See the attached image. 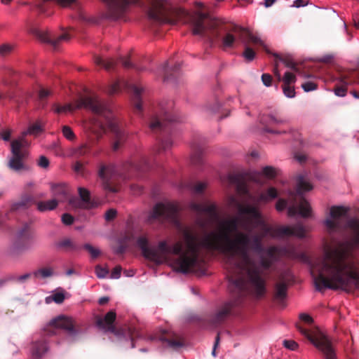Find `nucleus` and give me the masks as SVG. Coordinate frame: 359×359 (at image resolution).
Wrapping results in <instances>:
<instances>
[{
	"label": "nucleus",
	"instance_id": "cd10ccee",
	"mask_svg": "<svg viewBox=\"0 0 359 359\" xmlns=\"http://www.w3.org/2000/svg\"><path fill=\"white\" fill-rule=\"evenodd\" d=\"M47 350V346L44 342L35 344L33 346L32 355L36 358H41Z\"/></svg>",
	"mask_w": 359,
	"mask_h": 359
},
{
	"label": "nucleus",
	"instance_id": "0eeeda50",
	"mask_svg": "<svg viewBox=\"0 0 359 359\" xmlns=\"http://www.w3.org/2000/svg\"><path fill=\"white\" fill-rule=\"evenodd\" d=\"M313 189V186L308 181L306 176L299 175L297 178V192L291 193V197L296 201L299 198V203L292 202L288 208V215L294 216L299 215L303 217L311 216V205L307 201L302 198V195Z\"/></svg>",
	"mask_w": 359,
	"mask_h": 359
},
{
	"label": "nucleus",
	"instance_id": "8fccbe9b",
	"mask_svg": "<svg viewBox=\"0 0 359 359\" xmlns=\"http://www.w3.org/2000/svg\"><path fill=\"white\" fill-rule=\"evenodd\" d=\"M38 165L41 168H46L49 165V161L44 156H41L39 159Z\"/></svg>",
	"mask_w": 359,
	"mask_h": 359
},
{
	"label": "nucleus",
	"instance_id": "5fc2aeb1",
	"mask_svg": "<svg viewBox=\"0 0 359 359\" xmlns=\"http://www.w3.org/2000/svg\"><path fill=\"white\" fill-rule=\"evenodd\" d=\"M116 210H114L113 209L108 210L105 214L106 219L111 220V219H114L116 216Z\"/></svg>",
	"mask_w": 359,
	"mask_h": 359
},
{
	"label": "nucleus",
	"instance_id": "dca6fc26",
	"mask_svg": "<svg viewBox=\"0 0 359 359\" xmlns=\"http://www.w3.org/2000/svg\"><path fill=\"white\" fill-rule=\"evenodd\" d=\"M26 136L22 133L16 139L11 142V153H18L25 156H28L27 150L29 147L30 142L26 139Z\"/></svg>",
	"mask_w": 359,
	"mask_h": 359
},
{
	"label": "nucleus",
	"instance_id": "4be33fe9",
	"mask_svg": "<svg viewBox=\"0 0 359 359\" xmlns=\"http://www.w3.org/2000/svg\"><path fill=\"white\" fill-rule=\"evenodd\" d=\"M51 192L53 198H56L58 203L62 202L67 198L68 187L64 184H52Z\"/></svg>",
	"mask_w": 359,
	"mask_h": 359
},
{
	"label": "nucleus",
	"instance_id": "f257e3e1",
	"mask_svg": "<svg viewBox=\"0 0 359 359\" xmlns=\"http://www.w3.org/2000/svg\"><path fill=\"white\" fill-rule=\"evenodd\" d=\"M238 196L229 198V205L236 210L238 215L217 219L203 240V244L222 254L231 268L229 289L235 293H252L260 297L265 292L262 278L264 270L282 255L291 257L285 250L269 248L256 263L252 252H262V239L296 236L303 238L306 229L302 225L269 226L264 221L258 207L276 198L277 190L271 187L257 197L250 195L245 187H238Z\"/></svg>",
	"mask_w": 359,
	"mask_h": 359
},
{
	"label": "nucleus",
	"instance_id": "f3484780",
	"mask_svg": "<svg viewBox=\"0 0 359 359\" xmlns=\"http://www.w3.org/2000/svg\"><path fill=\"white\" fill-rule=\"evenodd\" d=\"M115 319L116 313L114 311H111L105 315L104 318H98L97 319L96 323L100 328L105 331L114 332L115 327L113 325V323L115 320Z\"/></svg>",
	"mask_w": 359,
	"mask_h": 359
},
{
	"label": "nucleus",
	"instance_id": "a19ab883",
	"mask_svg": "<svg viewBox=\"0 0 359 359\" xmlns=\"http://www.w3.org/2000/svg\"><path fill=\"white\" fill-rule=\"evenodd\" d=\"M53 93L52 90L46 88H41L39 91V97L41 100H44L51 95Z\"/></svg>",
	"mask_w": 359,
	"mask_h": 359
},
{
	"label": "nucleus",
	"instance_id": "6ab92c4d",
	"mask_svg": "<svg viewBox=\"0 0 359 359\" xmlns=\"http://www.w3.org/2000/svg\"><path fill=\"white\" fill-rule=\"evenodd\" d=\"M241 40L245 45L251 43L255 45H259L266 48L264 41L257 35L252 34L250 30L242 28Z\"/></svg>",
	"mask_w": 359,
	"mask_h": 359
},
{
	"label": "nucleus",
	"instance_id": "3c124183",
	"mask_svg": "<svg viewBox=\"0 0 359 359\" xmlns=\"http://www.w3.org/2000/svg\"><path fill=\"white\" fill-rule=\"evenodd\" d=\"M287 206V201L283 199H279L276 205V208L278 211L283 210Z\"/></svg>",
	"mask_w": 359,
	"mask_h": 359
},
{
	"label": "nucleus",
	"instance_id": "6e6d98bb",
	"mask_svg": "<svg viewBox=\"0 0 359 359\" xmlns=\"http://www.w3.org/2000/svg\"><path fill=\"white\" fill-rule=\"evenodd\" d=\"M335 94L338 96L344 97L346 95V89L343 87H339L335 89Z\"/></svg>",
	"mask_w": 359,
	"mask_h": 359
},
{
	"label": "nucleus",
	"instance_id": "338daca9",
	"mask_svg": "<svg viewBox=\"0 0 359 359\" xmlns=\"http://www.w3.org/2000/svg\"><path fill=\"white\" fill-rule=\"evenodd\" d=\"M15 248L18 250H21V249L25 248L24 247H21L20 241L16 242V243L15 244Z\"/></svg>",
	"mask_w": 359,
	"mask_h": 359
},
{
	"label": "nucleus",
	"instance_id": "f03ea898",
	"mask_svg": "<svg viewBox=\"0 0 359 359\" xmlns=\"http://www.w3.org/2000/svg\"><path fill=\"white\" fill-rule=\"evenodd\" d=\"M348 212L346 207L332 206L324 221L328 231L345 228L351 231L353 236L342 243L325 245L323 256L311 262V273L318 290L359 288L358 261L353 255V250L359 249V220L348 219Z\"/></svg>",
	"mask_w": 359,
	"mask_h": 359
},
{
	"label": "nucleus",
	"instance_id": "e2e57ef3",
	"mask_svg": "<svg viewBox=\"0 0 359 359\" xmlns=\"http://www.w3.org/2000/svg\"><path fill=\"white\" fill-rule=\"evenodd\" d=\"M108 301H109V298H108V297H102V298H100V299H99V303H100V304H104L107 303Z\"/></svg>",
	"mask_w": 359,
	"mask_h": 359
},
{
	"label": "nucleus",
	"instance_id": "423d86ee",
	"mask_svg": "<svg viewBox=\"0 0 359 359\" xmlns=\"http://www.w3.org/2000/svg\"><path fill=\"white\" fill-rule=\"evenodd\" d=\"M151 4L149 15L151 18L161 22L175 24L177 21L184 20L188 16L184 10L173 5L168 0H148Z\"/></svg>",
	"mask_w": 359,
	"mask_h": 359
},
{
	"label": "nucleus",
	"instance_id": "c9c22d12",
	"mask_svg": "<svg viewBox=\"0 0 359 359\" xmlns=\"http://www.w3.org/2000/svg\"><path fill=\"white\" fill-rule=\"evenodd\" d=\"M13 50V46L9 43H4L0 46V55L6 56L10 54Z\"/></svg>",
	"mask_w": 359,
	"mask_h": 359
},
{
	"label": "nucleus",
	"instance_id": "5701e85b",
	"mask_svg": "<svg viewBox=\"0 0 359 359\" xmlns=\"http://www.w3.org/2000/svg\"><path fill=\"white\" fill-rule=\"evenodd\" d=\"M90 132L100 137L103 133L107 131V128L103 123L97 119L93 120L88 126Z\"/></svg>",
	"mask_w": 359,
	"mask_h": 359
},
{
	"label": "nucleus",
	"instance_id": "c85d7f7f",
	"mask_svg": "<svg viewBox=\"0 0 359 359\" xmlns=\"http://www.w3.org/2000/svg\"><path fill=\"white\" fill-rule=\"evenodd\" d=\"M65 299V294L62 292H57L53 294L46 297L45 302L46 304H50L52 302H55L57 304L62 303Z\"/></svg>",
	"mask_w": 359,
	"mask_h": 359
},
{
	"label": "nucleus",
	"instance_id": "a878e982",
	"mask_svg": "<svg viewBox=\"0 0 359 359\" xmlns=\"http://www.w3.org/2000/svg\"><path fill=\"white\" fill-rule=\"evenodd\" d=\"M131 89H132L134 99H135V107L138 110H140L142 109V104L140 101V97L141 93L144 91V88L141 86L133 85L131 86Z\"/></svg>",
	"mask_w": 359,
	"mask_h": 359
},
{
	"label": "nucleus",
	"instance_id": "f704fd0d",
	"mask_svg": "<svg viewBox=\"0 0 359 359\" xmlns=\"http://www.w3.org/2000/svg\"><path fill=\"white\" fill-rule=\"evenodd\" d=\"M283 90L284 95L289 98H292L295 96V90L292 85H283Z\"/></svg>",
	"mask_w": 359,
	"mask_h": 359
},
{
	"label": "nucleus",
	"instance_id": "e433bc0d",
	"mask_svg": "<svg viewBox=\"0 0 359 359\" xmlns=\"http://www.w3.org/2000/svg\"><path fill=\"white\" fill-rule=\"evenodd\" d=\"M121 86V83L120 81H115L110 85V86L109 87V89L107 90V93L109 95H113V94L117 93L120 90Z\"/></svg>",
	"mask_w": 359,
	"mask_h": 359
},
{
	"label": "nucleus",
	"instance_id": "052dcab7",
	"mask_svg": "<svg viewBox=\"0 0 359 359\" xmlns=\"http://www.w3.org/2000/svg\"><path fill=\"white\" fill-rule=\"evenodd\" d=\"M219 335H217L216 337L215 345H214V348H213L212 353L213 356H216V348L219 344Z\"/></svg>",
	"mask_w": 359,
	"mask_h": 359
},
{
	"label": "nucleus",
	"instance_id": "13d9d810",
	"mask_svg": "<svg viewBox=\"0 0 359 359\" xmlns=\"http://www.w3.org/2000/svg\"><path fill=\"white\" fill-rule=\"evenodd\" d=\"M58 4L62 6H67L74 2L75 0H56Z\"/></svg>",
	"mask_w": 359,
	"mask_h": 359
},
{
	"label": "nucleus",
	"instance_id": "9d476101",
	"mask_svg": "<svg viewBox=\"0 0 359 359\" xmlns=\"http://www.w3.org/2000/svg\"><path fill=\"white\" fill-rule=\"evenodd\" d=\"M107 118V128L114 134V140L112 143V148L114 151L118 150L121 145L124 143L126 139V133L120 128L118 122L115 119H111L110 117Z\"/></svg>",
	"mask_w": 359,
	"mask_h": 359
},
{
	"label": "nucleus",
	"instance_id": "aec40b11",
	"mask_svg": "<svg viewBox=\"0 0 359 359\" xmlns=\"http://www.w3.org/2000/svg\"><path fill=\"white\" fill-rule=\"evenodd\" d=\"M40 38L44 42L50 43L55 47L61 41H68L70 39V35L69 33L65 32L61 34L60 36L55 37V36L52 35L50 32H44L41 34Z\"/></svg>",
	"mask_w": 359,
	"mask_h": 359
},
{
	"label": "nucleus",
	"instance_id": "393cba45",
	"mask_svg": "<svg viewBox=\"0 0 359 359\" xmlns=\"http://www.w3.org/2000/svg\"><path fill=\"white\" fill-rule=\"evenodd\" d=\"M58 204L56 198H53L47 201H41L37 203L39 210L41 212L52 210L55 209Z\"/></svg>",
	"mask_w": 359,
	"mask_h": 359
},
{
	"label": "nucleus",
	"instance_id": "4c0bfd02",
	"mask_svg": "<svg viewBox=\"0 0 359 359\" xmlns=\"http://www.w3.org/2000/svg\"><path fill=\"white\" fill-rule=\"evenodd\" d=\"M243 56L245 60L252 61L255 56V52L248 46H246L245 51L243 52Z\"/></svg>",
	"mask_w": 359,
	"mask_h": 359
},
{
	"label": "nucleus",
	"instance_id": "39448f33",
	"mask_svg": "<svg viewBox=\"0 0 359 359\" xmlns=\"http://www.w3.org/2000/svg\"><path fill=\"white\" fill-rule=\"evenodd\" d=\"M299 318L302 323L297 324V327L302 334L323 353L325 359H336V354L330 339L322 330L313 325L312 318L308 314L302 313Z\"/></svg>",
	"mask_w": 359,
	"mask_h": 359
},
{
	"label": "nucleus",
	"instance_id": "ddd939ff",
	"mask_svg": "<svg viewBox=\"0 0 359 359\" xmlns=\"http://www.w3.org/2000/svg\"><path fill=\"white\" fill-rule=\"evenodd\" d=\"M108 4L110 9L116 14L125 11L130 6H144L142 0H102Z\"/></svg>",
	"mask_w": 359,
	"mask_h": 359
},
{
	"label": "nucleus",
	"instance_id": "0e129e2a",
	"mask_svg": "<svg viewBox=\"0 0 359 359\" xmlns=\"http://www.w3.org/2000/svg\"><path fill=\"white\" fill-rule=\"evenodd\" d=\"M274 3V0H265V6L266 7L271 6Z\"/></svg>",
	"mask_w": 359,
	"mask_h": 359
},
{
	"label": "nucleus",
	"instance_id": "2f4dec72",
	"mask_svg": "<svg viewBox=\"0 0 359 359\" xmlns=\"http://www.w3.org/2000/svg\"><path fill=\"white\" fill-rule=\"evenodd\" d=\"M41 131V126L39 123H34V124L30 126L27 130L23 131L22 133L25 136L27 135H36Z\"/></svg>",
	"mask_w": 359,
	"mask_h": 359
},
{
	"label": "nucleus",
	"instance_id": "72a5a7b5",
	"mask_svg": "<svg viewBox=\"0 0 359 359\" xmlns=\"http://www.w3.org/2000/svg\"><path fill=\"white\" fill-rule=\"evenodd\" d=\"M83 248L90 253L93 258H96L100 255V250L90 244L84 245Z\"/></svg>",
	"mask_w": 359,
	"mask_h": 359
},
{
	"label": "nucleus",
	"instance_id": "b1692460",
	"mask_svg": "<svg viewBox=\"0 0 359 359\" xmlns=\"http://www.w3.org/2000/svg\"><path fill=\"white\" fill-rule=\"evenodd\" d=\"M273 73L275 76L278 78V81L283 80L284 85H292L296 81L295 75L290 72H287L285 73L284 76L281 79V75L280 72L278 69V67H276L273 70Z\"/></svg>",
	"mask_w": 359,
	"mask_h": 359
},
{
	"label": "nucleus",
	"instance_id": "37998d69",
	"mask_svg": "<svg viewBox=\"0 0 359 359\" xmlns=\"http://www.w3.org/2000/svg\"><path fill=\"white\" fill-rule=\"evenodd\" d=\"M63 135L69 140H72L74 137V134L72 129L68 126H64L62 128Z\"/></svg>",
	"mask_w": 359,
	"mask_h": 359
},
{
	"label": "nucleus",
	"instance_id": "bf43d9fd",
	"mask_svg": "<svg viewBox=\"0 0 359 359\" xmlns=\"http://www.w3.org/2000/svg\"><path fill=\"white\" fill-rule=\"evenodd\" d=\"M74 168L76 172H81L83 170V165L79 162H76Z\"/></svg>",
	"mask_w": 359,
	"mask_h": 359
},
{
	"label": "nucleus",
	"instance_id": "69168bd1",
	"mask_svg": "<svg viewBox=\"0 0 359 359\" xmlns=\"http://www.w3.org/2000/svg\"><path fill=\"white\" fill-rule=\"evenodd\" d=\"M265 130H266V132L272 133H277V134L280 133V131H278V130H271V129H269V128H266L265 129Z\"/></svg>",
	"mask_w": 359,
	"mask_h": 359
},
{
	"label": "nucleus",
	"instance_id": "79ce46f5",
	"mask_svg": "<svg viewBox=\"0 0 359 359\" xmlns=\"http://www.w3.org/2000/svg\"><path fill=\"white\" fill-rule=\"evenodd\" d=\"M89 149V145L88 144H84L76 149L75 154L79 156H83L87 154Z\"/></svg>",
	"mask_w": 359,
	"mask_h": 359
},
{
	"label": "nucleus",
	"instance_id": "de8ad7c7",
	"mask_svg": "<svg viewBox=\"0 0 359 359\" xmlns=\"http://www.w3.org/2000/svg\"><path fill=\"white\" fill-rule=\"evenodd\" d=\"M164 120L154 119L150 123V127L152 129L161 128L164 126Z\"/></svg>",
	"mask_w": 359,
	"mask_h": 359
},
{
	"label": "nucleus",
	"instance_id": "9b49d317",
	"mask_svg": "<svg viewBox=\"0 0 359 359\" xmlns=\"http://www.w3.org/2000/svg\"><path fill=\"white\" fill-rule=\"evenodd\" d=\"M292 280V276L290 271L282 273L276 285L275 298L282 302L286 297L287 285Z\"/></svg>",
	"mask_w": 359,
	"mask_h": 359
},
{
	"label": "nucleus",
	"instance_id": "6e6552de",
	"mask_svg": "<svg viewBox=\"0 0 359 359\" xmlns=\"http://www.w3.org/2000/svg\"><path fill=\"white\" fill-rule=\"evenodd\" d=\"M82 107L90 109L94 113L103 116H106L109 111L107 104L102 102L97 96L94 94L87 95L81 97L74 104H67L64 106L55 104L53 109L57 114H65Z\"/></svg>",
	"mask_w": 359,
	"mask_h": 359
},
{
	"label": "nucleus",
	"instance_id": "7ed1b4c3",
	"mask_svg": "<svg viewBox=\"0 0 359 359\" xmlns=\"http://www.w3.org/2000/svg\"><path fill=\"white\" fill-rule=\"evenodd\" d=\"M209 231L201 233L193 228L182 230V238L172 245L166 241L158 243L156 248L148 247V240L140 236L137 241L144 257L156 264L166 263L175 271L184 273L199 269L204 263L203 250H214L215 248L203 244V240Z\"/></svg>",
	"mask_w": 359,
	"mask_h": 359
},
{
	"label": "nucleus",
	"instance_id": "a18cd8bd",
	"mask_svg": "<svg viewBox=\"0 0 359 359\" xmlns=\"http://www.w3.org/2000/svg\"><path fill=\"white\" fill-rule=\"evenodd\" d=\"M262 81L266 86L269 87L271 85L272 77L269 74H263L262 76Z\"/></svg>",
	"mask_w": 359,
	"mask_h": 359
},
{
	"label": "nucleus",
	"instance_id": "58836bf2",
	"mask_svg": "<svg viewBox=\"0 0 359 359\" xmlns=\"http://www.w3.org/2000/svg\"><path fill=\"white\" fill-rule=\"evenodd\" d=\"M12 130L10 128H4L0 132V137L4 141L10 140L11 136L12 135Z\"/></svg>",
	"mask_w": 359,
	"mask_h": 359
},
{
	"label": "nucleus",
	"instance_id": "f8f14e48",
	"mask_svg": "<svg viewBox=\"0 0 359 359\" xmlns=\"http://www.w3.org/2000/svg\"><path fill=\"white\" fill-rule=\"evenodd\" d=\"M79 194L81 201L76 198H72L69 201V204L75 208H92L97 206L100 203L90 200V192L85 188L79 187Z\"/></svg>",
	"mask_w": 359,
	"mask_h": 359
},
{
	"label": "nucleus",
	"instance_id": "ea45409f",
	"mask_svg": "<svg viewBox=\"0 0 359 359\" xmlns=\"http://www.w3.org/2000/svg\"><path fill=\"white\" fill-rule=\"evenodd\" d=\"M283 344L286 348L291 351H294L298 347V344L293 340H284Z\"/></svg>",
	"mask_w": 359,
	"mask_h": 359
},
{
	"label": "nucleus",
	"instance_id": "680f3d73",
	"mask_svg": "<svg viewBox=\"0 0 359 359\" xmlns=\"http://www.w3.org/2000/svg\"><path fill=\"white\" fill-rule=\"evenodd\" d=\"M122 64L126 67H130L131 64L128 59H125L122 61Z\"/></svg>",
	"mask_w": 359,
	"mask_h": 359
},
{
	"label": "nucleus",
	"instance_id": "bb28decb",
	"mask_svg": "<svg viewBox=\"0 0 359 359\" xmlns=\"http://www.w3.org/2000/svg\"><path fill=\"white\" fill-rule=\"evenodd\" d=\"M53 269L51 267L41 268L33 273V276L36 278H45L53 276Z\"/></svg>",
	"mask_w": 359,
	"mask_h": 359
},
{
	"label": "nucleus",
	"instance_id": "473e14b6",
	"mask_svg": "<svg viewBox=\"0 0 359 359\" xmlns=\"http://www.w3.org/2000/svg\"><path fill=\"white\" fill-rule=\"evenodd\" d=\"M95 274L99 278H107L109 275V270L107 268L97 265L95 266Z\"/></svg>",
	"mask_w": 359,
	"mask_h": 359
},
{
	"label": "nucleus",
	"instance_id": "7c9ffc66",
	"mask_svg": "<svg viewBox=\"0 0 359 359\" xmlns=\"http://www.w3.org/2000/svg\"><path fill=\"white\" fill-rule=\"evenodd\" d=\"M95 62L97 65L102 66L106 69H111L114 65V62L112 60H106L100 56L95 57Z\"/></svg>",
	"mask_w": 359,
	"mask_h": 359
},
{
	"label": "nucleus",
	"instance_id": "20e7f679",
	"mask_svg": "<svg viewBox=\"0 0 359 359\" xmlns=\"http://www.w3.org/2000/svg\"><path fill=\"white\" fill-rule=\"evenodd\" d=\"M193 34L209 39L217 38L224 34L222 46L224 48L233 46L236 37L241 39L242 27L232 23H224L201 12H197L191 17Z\"/></svg>",
	"mask_w": 359,
	"mask_h": 359
},
{
	"label": "nucleus",
	"instance_id": "412c9836",
	"mask_svg": "<svg viewBox=\"0 0 359 359\" xmlns=\"http://www.w3.org/2000/svg\"><path fill=\"white\" fill-rule=\"evenodd\" d=\"M12 157L10 158L8 162V166L11 169L20 171L21 170L26 169V166L23 163V159L27 156H25L18 153H11Z\"/></svg>",
	"mask_w": 359,
	"mask_h": 359
},
{
	"label": "nucleus",
	"instance_id": "09e8293b",
	"mask_svg": "<svg viewBox=\"0 0 359 359\" xmlns=\"http://www.w3.org/2000/svg\"><path fill=\"white\" fill-rule=\"evenodd\" d=\"M121 273V268L120 266H116L111 271L110 278L113 279H117L120 278Z\"/></svg>",
	"mask_w": 359,
	"mask_h": 359
},
{
	"label": "nucleus",
	"instance_id": "4d7b16f0",
	"mask_svg": "<svg viewBox=\"0 0 359 359\" xmlns=\"http://www.w3.org/2000/svg\"><path fill=\"white\" fill-rule=\"evenodd\" d=\"M196 224L201 227V229H204V227L206 225V222L205 221H204L202 218H201L200 217H198V218L196 219Z\"/></svg>",
	"mask_w": 359,
	"mask_h": 359
},
{
	"label": "nucleus",
	"instance_id": "864d4df0",
	"mask_svg": "<svg viewBox=\"0 0 359 359\" xmlns=\"http://www.w3.org/2000/svg\"><path fill=\"white\" fill-rule=\"evenodd\" d=\"M283 121L275 118L274 116L269 117L268 123L270 126H276L281 123Z\"/></svg>",
	"mask_w": 359,
	"mask_h": 359
},
{
	"label": "nucleus",
	"instance_id": "c756f323",
	"mask_svg": "<svg viewBox=\"0 0 359 359\" xmlns=\"http://www.w3.org/2000/svg\"><path fill=\"white\" fill-rule=\"evenodd\" d=\"M277 173V170L271 166H266L262 170V175L267 179L275 177Z\"/></svg>",
	"mask_w": 359,
	"mask_h": 359
},
{
	"label": "nucleus",
	"instance_id": "603ef678",
	"mask_svg": "<svg viewBox=\"0 0 359 359\" xmlns=\"http://www.w3.org/2000/svg\"><path fill=\"white\" fill-rule=\"evenodd\" d=\"M205 187H206L205 183L198 182L194 186V190L196 193H201L205 188Z\"/></svg>",
	"mask_w": 359,
	"mask_h": 359
},
{
	"label": "nucleus",
	"instance_id": "2eb2a0df",
	"mask_svg": "<svg viewBox=\"0 0 359 359\" xmlns=\"http://www.w3.org/2000/svg\"><path fill=\"white\" fill-rule=\"evenodd\" d=\"M190 207L192 210L199 215L205 214L210 218H214L217 216L216 205L209 201L202 202L200 203H192L190 205Z\"/></svg>",
	"mask_w": 359,
	"mask_h": 359
},
{
	"label": "nucleus",
	"instance_id": "774afa93",
	"mask_svg": "<svg viewBox=\"0 0 359 359\" xmlns=\"http://www.w3.org/2000/svg\"><path fill=\"white\" fill-rule=\"evenodd\" d=\"M12 0H1L3 4H8Z\"/></svg>",
	"mask_w": 359,
	"mask_h": 359
},
{
	"label": "nucleus",
	"instance_id": "a211bd4d",
	"mask_svg": "<svg viewBox=\"0 0 359 359\" xmlns=\"http://www.w3.org/2000/svg\"><path fill=\"white\" fill-rule=\"evenodd\" d=\"M114 167L112 165L102 166L99 171V176L103 182L104 189L111 191H116V189L111 188L109 181L114 176Z\"/></svg>",
	"mask_w": 359,
	"mask_h": 359
},
{
	"label": "nucleus",
	"instance_id": "1a4fd4ad",
	"mask_svg": "<svg viewBox=\"0 0 359 359\" xmlns=\"http://www.w3.org/2000/svg\"><path fill=\"white\" fill-rule=\"evenodd\" d=\"M180 210L177 203L165 202L156 204L148 217V221L152 222L154 219L167 220L171 222H176L177 213Z\"/></svg>",
	"mask_w": 359,
	"mask_h": 359
},
{
	"label": "nucleus",
	"instance_id": "c03bdc74",
	"mask_svg": "<svg viewBox=\"0 0 359 359\" xmlns=\"http://www.w3.org/2000/svg\"><path fill=\"white\" fill-rule=\"evenodd\" d=\"M302 88L306 92L314 90L317 88V85L312 81H308L302 85Z\"/></svg>",
	"mask_w": 359,
	"mask_h": 359
},
{
	"label": "nucleus",
	"instance_id": "4468645a",
	"mask_svg": "<svg viewBox=\"0 0 359 359\" xmlns=\"http://www.w3.org/2000/svg\"><path fill=\"white\" fill-rule=\"evenodd\" d=\"M73 320L71 318L60 316L53 319L47 325V328L50 330L51 334H54L55 332L52 330L60 328L67 331L72 332L73 330Z\"/></svg>",
	"mask_w": 359,
	"mask_h": 359
},
{
	"label": "nucleus",
	"instance_id": "49530a36",
	"mask_svg": "<svg viewBox=\"0 0 359 359\" xmlns=\"http://www.w3.org/2000/svg\"><path fill=\"white\" fill-rule=\"evenodd\" d=\"M62 222L66 225L72 224L74 222V217L69 214H64L62 217Z\"/></svg>",
	"mask_w": 359,
	"mask_h": 359
}]
</instances>
